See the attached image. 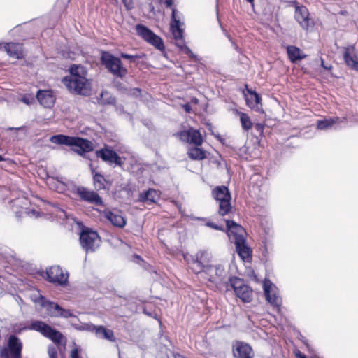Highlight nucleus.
<instances>
[{"instance_id": "obj_4", "label": "nucleus", "mask_w": 358, "mask_h": 358, "mask_svg": "<svg viewBox=\"0 0 358 358\" xmlns=\"http://www.w3.org/2000/svg\"><path fill=\"white\" fill-rule=\"evenodd\" d=\"M31 298L37 306L41 307V312L45 315L64 317H69L72 315L70 310L62 309L59 305L46 301L38 290L34 291Z\"/></svg>"}, {"instance_id": "obj_47", "label": "nucleus", "mask_w": 358, "mask_h": 358, "mask_svg": "<svg viewBox=\"0 0 358 358\" xmlns=\"http://www.w3.org/2000/svg\"><path fill=\"white\" fill-rule=\"evenodd\" d=\"M250 3H252L254 0H247Z\"/></svg>"}, {"instance_id": "obj_36", "label": "nucleus", "mask_w": 358, "mask_h": 358, "mask_svg": "<svg viewBox=\"0 0 358 358\" xmlns=\"http://www.w3.org/2000/svg\"><path fill=\"white\" fill-rule=\"evenodd\" d=\"M48 355H49L50 358H56V357H57L56 349L54 347L53 348L50 347L48 348Z\"/></svg>"}, {"instance_id": "obj_23", "label": "nucleus", "mask_w": 358, "mask_h": 358, "mask_svg": "<svg viewBox=\"0 0 358 358\" xmlns=\"http://www.w3.org/2000/svg\"><path fill=\"white\" fill-rule=\"evenodd\" d=\"M37 99L40 103L45 108H50L53 106L55 98L50 90H40L37 93Z\"/></svg>"}, {"instance_id": "obj_7", "label": "nucleus", "mask_w": 358, "mask_h": 358, "mask_svg": "<svg viewBox=\"0 0 358 358\" xmlns=\"http://www.w3.org/2000/svg\"><path fill=\"white\" fill-rule=\"evenodd\" d=\"M101 62L106 69L117 77H124L127 73V70L122 66L120 59L107 52L102 53Z\"/></svg>"}, {"instance_id": "obj_42", "label": "nucleus", "mask_w": 358, "mask_h": 358, "mask_svg": "<svg viewBox=\"0 0 358 358\" xmlns=\"http://www.w3.org/2000/svg\"><path fill=\"white\" fill-rule=\"evenodd\" d=\"M165 3H166V6L170 7V6H171L173 1H172V0H165Z\"/></svg>"}, {"instance_id": "obj_37", "label": "nucleus", "mask_w": 358, "mask_h": 358, "mask_svg": "<svg viewBox=\"0 0 358 358\" xmlns=\"http://www.w3.org/2000/svg\"><path fill=\"white\" fill-rule=\"evenodd\" d=\"M122 3L127 8V9L129 10L133 8V2L132 0H122Z\"/></svg>"}, {"instance_id": "obj_16", "label": "nucleus", "mask_w": 358, "mask_h": 358, "mask_svg": "<svg viewBox=\"0 0 358 358\" xmlns=\"http://www.w3.org/2000/svg\"><path fill=\"white\" fill-rule=\"evenodd\" d=\"M47 279L55 284L63 285L68 280V274L64 273L59 266H52L46 271Z\"/></svg>"}, {"instance_id": "obj_24", "label": "nucleus", "mask_w": 358, "mask_h": 358, "mask_svg": "<svg viewBox=\"0 0 358 358\" xmlns=\"http://www.w3.org/2000/svg\"><path fill=\"white\" fill-rule=\"evenodd\" d=\"M160 198V192L154 189H149L148 191L141 193L138 200L148 203H156Z\"/></svg>"}, {"instance_id": "obj_13", "label": "nucleus", "mask_w": 358, "mask_h": 358, "mask_svg": "<svg viewBox=\"0 0 358 358\" xmlns=\"http://www.w3.org/2000/svg\"><path fill=\"white\" fill-rule=\"evenodd\" d=\"M294 17L301 27L306 31H309L313 27V21L309 17V12L303 6H296Z\"/></svg>"}, {"instance_id": "obj_31", "label": "nucleus", "mask_w": 358, "mask_h": 358, "mask_svg": "<svg viewBox=\"0 0 358 358\" xmlns=\"http://www.w3.org/2000/svg\"><path fill=\"white\" fill-rule=\"evenodd\" d=\"M338 117L325 118L317 121V129L324 130L330 128L334 124L338 122Z\"/></svg>"}, {"instance_id": "obj_35", "label": "nucleus", "mask_w": 358, "mask_h": 358, "mask_svg": "<svg viewBox=\"0 0 358 358\" xmlns=\"http://www.w3.org/2000/svg\"><path fill=\"white\" fill-rule=\"evenodd\" d=\"M206 226L211 227V228H213L214 229H216V230L224 231V229H223L222 227H220V226H219V225H217V224H215V223H213L212 222H207L206 223Z\"/></svg>"}, {"instance_id": "obj_26", "label": "nucleus", "mask_w": 358, "mask_h": 358, "mask_svg": "<svg viewBox=\"0 0 358 358\" xmlns=\"http://www.w3.org/2000/svg\"><path fill=\"white\" fill-rule=\"evenodd\" d=\"M7 54L15 59H19L22 57V45L19 43H6L4 45Z\"/></svg>"}, {"instance_id": "obj_3", "label": "nucleus", "mask_w": 358, "mask_h": 358, "mask_svg": "<svg viewBox=\"0 0 358 358\" xmlns=\"http://www.w3.org/2000/svg\"><path fill=\"white\" fill-rule=\"evenodd\" d=\"M50 141L57 145L74 146L75 148L73 150L80 155H83L85 152L93 150L94 148V144L87 139L62 134L51 136Z\"/></svg>"}, {"instance_id": "obj_10", "label": "nucleus", "mask_w": 358, "mask_h": 358, "mask_svg": "<svg viewBox=\"0 0 358 358\" xmlns=\"http://www.w3.org/2000/svg\"><path fill=\"white\" fill-rule=\"evenodd\" d=\"M80 241L82 248L87 252L95 251L101 244V238L98 234L90 229H84L80 234Z\"/></svg>"}, {"instance_id": "obj_39", "label": "nucleus", "mask_w": 358, "mask_h": 358, "mask_svg": "<svg viewBox=\"0 0 358 358\" xmlns=\"http://www.w3.org/2000/svg\"><path fill=\"white\" fill-rule=\"evenodd\" d=\"M121 57L122 58L127 59H132L136 57L135 56L130 55L128 54H124V53L121 54Z\"/></svg>"}, {"instance_id": "obj_38", "label": "nucleus", "mask_w": 358, "mask_h": 358, "mask_svg": "<svg viewBox=\"0 0 358 358\" xmlns=\"http://www.w3.org/2000/svg\"><path fill=\"white\" fill-rule=\"evenodd\" d=\"M71 358H78V350L77 348L71 350Z\"/></svg>"}, {"instance_id": "obj_44", "label": "nucleus", "mask_w": 358, "mask_h": 358, "mask_svg": "<svg viewBox=\"0 0 358 358\" xmlns=\"http://www.w3.org/2000/svg\"><path fill=\"white\" fill-rule=\"evenodd\" d=\"M173 355L174 356V358H185V357L179 354H173Z\"/></svg>"}, {"instance_id": "obj_18", "label": "nucleus", "mask_w": 358, "mask_h": 358, "mask_svg": "<svg viewBox=\"0 0 358 358\" xmlns=\"http://www.w3.org/2000/svg\"><path fill=\"white\" fill-rule=\"evenodd\" d=\"M232 348L234 357L236 358H252L254 355L252 348L243 342H234Z\"/></svg>"}, {"instance_id": "obj_5", "label": "nucleus", "mask_w": 358, "mask_h": 358, "mask_svg": "<svg viewBox=\"0 0 358 358\" xmlns=\"http://www.w3.org/2000/svg\"><path fill=\"white\" fill-rule=\"evenodd\" d=\"M184 23L181 22V16L176 9L172 10L171 22L170 28L171 33L176 40V45L180 50L189 57L196 59V56L191 51V50L185 45L182 39V34L184 30Z\"/></svg>"}, {"instance_id": "obj_32", "label": "nucleus", "mask_w": 358, "mask_h": 358, "mask_svg": "<svg viewBox=\"0 0 358 358\" xmlns=\"http://www.w3.org/2000/svg\"><path fill=\"white\" fill-rule=\"evenodd\" d=\"M237 114L240 117L242 128L245 131L250 129L252 127V123L250 117L247 114L242 112H237Z\"/></svg>"}, {"instance_id": "obj_28", "label": "nucleus", "mask_w": 358, "mask_h": 358, "mask_svg": "<svg viewBox=\"0 0 358 358\" xmlns=\"http://www.w3.org/2000/svg\"><path fill=\"white\" fill-rule=\"evenodd\" d=\"M287 52L289 59L292 62H294L296 60L302 59L306 57V55L303 54L301 50L295 46H288L287 48Z\"/></svg>"}, {"instance_id": "obj_45", "label": "nucleus", "mask_w": 358, "mask_h": 358, "mask_svg": "<svg viewBox=\"0 0 358 358\" xmlns=\"http://www.w3.org/2000/svg\"><path fill=\"white\" fill-rule=\"evenodd\" d=\"M257 128L259 129V131H262V129H263V127H262V124H257Z\"/></svg>"}, {"instance_id": "obj_30", "label": "nucleus", "mask_w": 358, "mask_h": 358, "mask_svg": "<svg viewBox=\"0 0 358 358\" xmlns=\"http://www.w3.org/2000/svg\"><path fill=\"white\" fill-rule=\"evenodd\" d=\"M188 155L191 159L197 160H201L206 157V152L198 147L189 148Z\"/></svg>"}, {"instance_id": "obj_2", "label": "nucleus", "mask_w": 358, "mask_h": 358, "mask_svg": "<svg viewBox=\"0 0 358 358\" xmlns=\"http://www.w3.org/2000/svg\"><path fill=\"white\" fill-rule=\"evenodd\" d=\"M70 75L62 79V83L71 92L88 95L92 90V82L86 78L87 71L80 64H72L69 68Z\"/></svg>"}, {"instance_id": "obj_40", "label": "nucleus", "mask_w": 358, "mask_h": 358, "mask_svg": "<svg viewBox=\"0 0 358 358\" xmlns=\"http://www.w3.org/2000/svg\"><path fill=\"white\" fill-rule=\"evenodd\" d=\"M164 353L166 354V357H163V353L162 352L160 355V358H169V354H172V352L170 350H165Z\"/></svg>"}, {"instance_id": "obj_9", "label": "nucleus", "mask_w": 358, "mask_h": 358, "mask_svg": "<svg viewBox=\"0 0 358 358\" xmlns=\"http://www.w3.org/2000/svg\"><path fill=\"white\" fill-rule=\"evenodd\" d=\"M213 195L219 202V214L222 216L227 215L231 208V196L228 188L225 186L217 187L213 190Z\"/></svg>"}, {"instance_id": "obj_48", "label": "nucleus", "mask_w": 358, "mask_h": 358, "mask_svg": "<svg viewBox=\"0 0 358 358\" xmlns=\"http://www.w3.org/2000/svg\"><path fill=\"white\" fill-rule=\"evenodd\" d=\"M3 160V157L0 155V162Z\"/></svg>"}, {"instance_id": "obj_22", "label": "nucleus", "mask_w": 358, "mask_h": 358, "mask_svg": "<svg viewBox=\"0 0 358 358\" xmlns=\"http://www.w3.org/2000/svg\"><path fill=\"white\" fill-rule=\"evenodd\" d=\"M77 193L85 201L96 205L102 204V200L100 196L93 191H90L85 187H79L77 189Z\"/></svg>"}, {"instance_id": "obj_21", "label": "nucleus", "mask_w": 358, "mask_h": 358, "mask_svg": "<svg viewBox=\"0 0 358 358\" xmlns=\"http://www.w3.org/2000/svg\"><path fill=\"white\" fill-rule=\"evenodd\" d=\"M96 155L98 157H100L108 164H122L121 159L117 156L116 152L107 148L97 150Z\"/></svg>"}, {"instance_id": "obj_14", "label": "nucleus", "mask_w": 358, "mask_h": 358, "mask_svg": "<svg viewBox=\"0 0 358 358\" xmlns=\"http://www.w3.org/2000/svg\"><path fill=\"white\" fill-rule=\"evenodd\" d=\"M227 235L229 238L235 243H243L245 240V229L234 221H227Z\"/></svg>"}, {"instance_id": "obj_43", "label": "nucleus", "mask_w": 358, "mask_h": 358, "mask_svg": "<svg viewBox=\"0 0 358 358\" xmlns=\"http://www.w3.org/2000/svg\"><path fill=\"white\" fill-rule=\"evenodd\" d=\"M184 108H185V111L187 112V113H189L190 111V110H191V107L188 104L185 105L184 106Z\"/></svg>"}, {"instance_id": "obj_25", "label": "nucleus", "mask_w": 358, "mask_h": 358, "mask_svg": "<svg viewBox=\"0 0 358 358\" xmlns=\"http://www.w3.org/2000/svg\"><path fill=\"white\" fill-rule=\"evenodd\" d=\"M247 105L253 110H258L260 108L261 98L255 92L252 90H248V93L245 94Z\"/></svg>"}, {"instance_id": "obj_6", "label": "nucleus", "mask_w": 358, "mask_h": 358, "mask_svg": "<svg viewBox=\"0 0 358 358\" xmlns=\"http://www.w3.org/2000/svg\"><path fill=\"white\" fill-rule=\"evenodd\" d=\"M24 329H31L38 331L42 335L50 338L55 343H62L64 340V337L60 332L53 329L50 326L47 325L41 321L33 322L29 327H24L19 329L15 327L13 331L15 333H20L22 330Z\"/></svg>"}, {"instance_id": "obj_34", "label": "nucleus", "mask_w": 358, "mask_h": 358, "mask_svg": "<svg viewBox=\"0 0 358 358\" xmlns=\"http://www.w3.org/2000/svg\"><path fill=\"white\" fill-rule=\"evenodd\" d=\"M21 101L27 105H30L34 101V99L32 96H26L22 97Z\"/></svg>"}, {"instance_id": "obj_19", "label": "nucleus", "mask_w": 358, "mask_h": 358, "mask_svg": "<svg viewBox=\"0 0 358 358\" xmlns=\"http://www.w3.org/2000/svg\"><path fill=\"white\" fill-rule=\"evenodd\" d=\"M87 330L95 333V335L99 338H103L110 342L115 341V337L113 331L111 329H106L103 326H94L88 324Z\"/></svg>"}, {"instance_id": "obj_1", "label": "nucleus", "mask_w": 358, "mask_h": 358, "mask_svg": "<svg viewBox=\"0 0 358 358\" xmlns=\"http://www.w3.org/2000/svg\"><path fill=\"white\" fill-rule=\"evenodd\" d=\"M190 268L196 273H202L203 277L213 283L222 281L224 274V268L221 265L210 266L206 264L209 261V255L205 251H200L191 260L185 257Z\"/></svg>"}, {"instance_id": "obj_8", "label": "nucleus", "mask_w": 358, "mask_h": 358, "mask_svg": "<svg viewBox=\"0 0 358 358\" xmlns=\"http://www.w3.org/2000/svg\"><path fill=\"white\" fill-rule=\"evenodd\" d=\"M229 285L233 288L236 296L244 303H249L252 299V290L245 282L236 277L229 279Z\"/></svg>"}, {"instance_id": "obj_17", "label": "nucleus", "mask_w": 358, "mask_h": 358, "mask_svg": "<svg viewBox=\"0 0 358 358\" xmlns=\"http://www.w3.org/2000/svg\"><path fill=\"white\" fill-rule=\"evenodd\" d=\"M178 136L181 141L193 143L197 146L201 145L203 143V138L199 131L192 128L182 131L178 134Z\"/></svg>"}, {"instance_id": "obj_12", "label": "nucleus", "mask_w": 358, "mask_h": 358, "mask_svg": "<svg viewBox=\"0 0 358 358\" xmlns=\"http://www.w3.org/2000/svg\"><path fill=\"white\" fill-rule=\"evenodd\" d=\"M135 29L137 34L144 41L159 50H163L164 49V45L162 39L145 26L137 24Z\"/></svg>"}, {"instance_id": "obj_29", "label": "nucleus", "mask_w": 358, "mask_h": 358, "mask_svg": "<svg viewBox=\"0 0 358 358\" xmlns=\"http://www.w3.org/2000/svg\"><path fill=\"white\" fill-rule=\"evenodd\" d=\"M237 252L243 261L248 262L250 259V249L243 243H236Z\"/></svg>"}, {"instance_id": "obj_27", "label": "nucleus", "mask_w": 358, "mask_h": 358, "mask_svg": "<svg viewBox=\"0 0 358 358\" xmlns=\"http://www.w3.org/2000/svg\"><path fill=\"white\" fill-rule=\"evenodd\" d=\"M344 59L348 66L358 69V62L354 54L353 48H348L344 53Z\"/></svg>"}, {"instance_id": "obj_49", "label": "nucleus", "mask_w": 358, "mask_h": 358, "mask_svg": "<svg viewBox=\"0 0 358 358\" xmlns=\"http://www.w3.org/2000/svg\"><path fill=\"white\" fill-rule=\"evenodd\" d=\"M301 358H306V357H301Z\"/></svg>"}, {"instance_id": "obj_20", "label": "nucleus", "mask_w": 358, "mask_h": 358, "mask_svg": "<svg viewBox=\"0 0 358 358\" xmlns=\"http://www.w3.org/2000/svg\"><path fill=\"white\" fill-rule=\"evenodd\" d=\"M105 217L115 227L122 228L127 224V220L122 213L118 210H106Z\"/></svg>"}, {"instance_id": "obj_15", "label": "nucleus", "mask_w": 358, "mask_h": 358, "mask_svg": "<svg viewBox=\"0 0 358 358\" xmlns=\"http://www.w3.org/2000/svg\"><path fill=\"white\" fill-rule=\"evenodd\" d=\"M263 288L266 300L278 308L281 303V299L278 296L276 286L269 280H265L263 283Z\"/></svg>"}, {"instance_id": "obj_33", "label": "nucleus", "mask_w": 358, "mask_h": 358, "mask_svg": "<svg viewBox=\"0 0 358 358\" xmlns=\"http://www.w3.org/2000/svg\"><path fill=\"white\" fill-rule=\"evenodd\" d=\"M94 185L96 188H98L99 189H104L105 179L103 176H101V174H99V173H95L94 175Z\"/></svg>"}, {"instance_id": "obj_11", "label": "nucleus", "mask_w": 358, "mask_h": 358, "mask_svg": "<svg viewBox=\"0 0 358 358\" xmlns=\"http://www.w3.org/2000/svg\"><path fill=\"white\" fill-rule=\"evenodd\" d=\"M22 343L15 336H10L8 341V346L0 351L1 358H21Z\"/></svg>"}, {"instance_id": "obj_46", "label": "nucleus", "mask_w": 358, "mask_h": 358, "mask_svg": "<svg viewBox=\"0 0 358 358\" xmlns=\"http://www.w3.org/2000/svg\"><path fill=\"white\" fill-rule=\"evenodd\" d=\"M322 66H323L324 68H325V69H329V67H328V66H327V65H324V63H323V61H322Z\"/></svg>"}, {"instance_id": "obj_41", "label": "nucleus", "mask_w": 358, "mask_h": 358, "mask_svg": "<svg viewBox=\"0 0 358 358\" xmlns=\"http://www.w3.org/2000/svg\"><path fill=\"white\" fill-rule=\"evenodd\" d=\"M27 213L29 215H32V216H36V217H37V216H38V212H36V210H28Z\"/></svg>"}]
</instances>
